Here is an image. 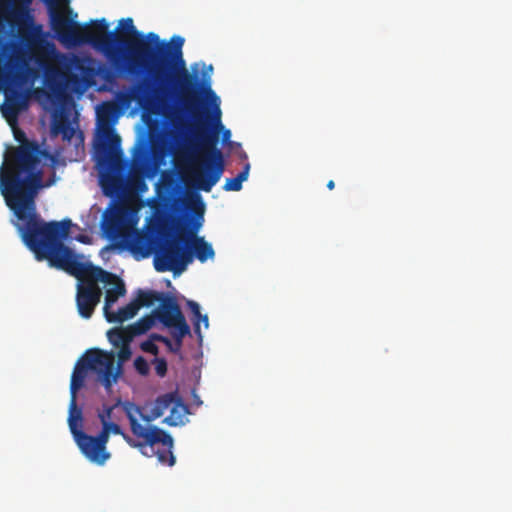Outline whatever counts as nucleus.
<instances>
[{
  "mask_svg": "<svg viewBox=\"0 0 512 512\" xmlns=\"http://www.w3.org/2000/svg\"><path fill=\"white\" fill-rule=\"evenodd\" d=\"M67 13L68 14H71L72 13V10L70 8H67Z\"/></svg>",
  "mask_w": 512,
  "mask_h": 512,
  "instance_id": "45",
  "label": "nucleus"
},
{
  "mask_svg": "<svg viewBox=\"0 0 512 512\" xmlns=\"http://www.w3.org/2000/svg\"><path fill=\"white\" fill-rule=\"evenodd\" d=\"M114 178L112 176H108L107 179H106V183L103 185L104 186V190L106 191L107 189V185L108 184H113L114 183Z\"/></svg>",
  "mask_w": 512,
  "mask_h": 512,
  "instance_id": "39",
  "label": "nucleus"
},
{
  "mask_svg": "<svg viewBox=\"0 0 512 512\" xmlns=\"http://www.w3.org/2000/svg\"><path fill=\"white\" fill-rule=\"evenodd\" d=\"M63 1H64L65 3H68V2H69V0H63Z\"/></svg>",
  "mask_w": 512,
  "mask_h": 512,
  "instance_id": "46",
  "label": "nucleus"
},
{
  "mask_svg": "<svg viewBox=\"0 0 512 512\" xmlns=\"http://www.w3.org/2000/svg\"><path fill=\"white\" fill-rule=\"evenodd\" d=\"M187 413V405L179 396H177L174 403L170 407V414L167 417H165L164 422L167 423L169 426H177L183 424Z\"/></svg>",
  "mask_w": 512,
  "mask_h": 512,
  "instance_id": "21",
  "label": "nucleus"
},
{
  "mask_svg": "<svg viewBox=\"0 0 512 512\" xmlns=\"http://www.w3.org/2000/svg\"><path fill=\"white\" fill-rule=\"evenodd\" d=\"M123 403L120 399L117 400V402L112 406H104L103 411L98 413V418L101 422V424H104V422H110L112 419V412L113 410L121 405L123 407Z\"/></svg>",
  "mask_w": 512,
  "mask_h": 512,
  "instance_id": "33",
  "label": "nucleus"
},
{
  "mask_svg": "<svg viewBox=\"0 0 512 512\" xmlns=\"http://www.w3.org/2000/svg\"><path fill=\"white\" fill-rule=\"evenodd\" d=\"M123 410L129 420L132 434L136 438L143 440V442H136V444L144 445V447H138L141 452L144 455H148L145 450L149 447L151 452L154 453L155 446L157 444H162L163 451L157 452L158 461L161 464L173 466L175 464V456L172 453L173 438L171 435L156 426H143L140 424L137 420V416L142 418V416L145 415L142 413V409L138 405L125 401L123 403Z\"/></svg>",
  "mask_w": 512,
  "mask_h": 512,
  "instance_id": "5",
  "label": "nucleus"
},
{
  "mask_svg": "<svg viewBox=\"0 0 512 512\" xmlns=\"http://www.w3.org/2000/svg\"><path fill=\"white\" fill-rule=\"evenodd\" d=\"M188 208L193 213V216L189 221V225L187 227L179 226L177 228V233L180 229H184V237L186 239H189L190 237H199L197 233L203 225L205 212V206L201 196L196 195L195 199L189 203Z\"/></svg>",
  "mask_w": 512,
  "mask_h": 512,
  "instance_id": "13",
  "label": "nucleus"
},
{
  "mask_svg": "<svg viewBox=\"0 0 512 512\" xmlns=\"http://www.w3.org/2000/svg\"><path fill=\"white\" fill-rule=\"evenodd\" d=\"M87 239L88 238L86 236H79L77 238V240L80 241L81 243H87L88 242Z\"/></svg>",
  "mask_w": 512,
  "mask_h": 512,
  "instance_id": "43",
  "label": "nucleus"
},
{
  "mask_svg": "<svg viewBox=\"0 0 512 512\" xmlns=\"http://www.w3.org/2000/svg\"><path fill=\"white\" fill-rule=\"evenodd\" d=\"M334 187H335L334 181L333 180L328 181L327 188L332 190V189H334Z\"/></svg>",
  "mask_w": 512,
  "mask_h": 512,
  "instance_id": "40",
  "label": "nucleus"
},
{
  "mask_svg": "<svg viewBox=\"0 0 512 512\" xmlns=\"http://www.w3.org/2000/svg\"><path fill=\"white\" fill-rule=\"evenodd\" d=\"M102 426L104 427V429H106V431L109 434L112 433L115 435H121L131 447H144V445L142 444H136V442L129 435L123 432L122 428L117 423H114L112 421L104 422Z\"/></svg>",
  "mask_w": 512,
  "mask_h": 512,
  "instance_id": "29",
  "label": "nucleus"
},
{
  "mask_svg": "<svg viewBox=\"0 0 512 512\" xmlns=\"http://www.w3.org/2000/svg\"><path fill=\"white\" fill-rule=\"evenodd\" d=\"M156 339H152L151 335L149 336V339L143 341L140 345V348L142 351L146 353H150L152 355H157L159 353V348L155 344Z\"/></svg>",
  "mask_w": 512,
  "mask_h": 512,
  "instance_id": "34",
  "label": "nucleus"
},
{
  "mask_svg": "<svg viewBox=\"0 0 512 512\" xmlns=\"http://www.w3.org/2000/svg\"><path fill=\"white\" fill-rule=\"evenodd\" d=\"M163 294L156 292V291H145V290H138L136 298L133 300L134 303H136V306L138 309L141 307H150L152 306L156 301H161L163 298Z\"/></svg>",
  "mask_w": 512,
  "mask_h": 512,
  "instance_id": "25",
  "label": "nucleus"
},
{
  "mask_svg": "<svg viewBox=\"0 0 512 512\" xmlns=\"http://www.w3.org/2000/svg\"><path fill=\"white\" fill-rule=\"evenodd\" d=\"M109 441V433L102 426L97 436H91L85 433L78 441V448L81 453L92 463L104 465L110 459L111 454L107 451L106 445Z\"/></svg>",
  "mask_w": 512,
  "mask_h": 512,
  "instance_id": "10",
  "label": "nucleus"
},
{
  "mask_svg": "<svg viewBox=\"0 0 512 512\" xmlns=\"http://www.w3.org/2000/svg\"><path fill=\"white\" fill-rule=\"evenodd\" d=\"M123 242L129 251L141 258L148 257L153 250L152 237L141 230L135 229L127 232L123 237Z\"/></svg>",
  "mask_w": 512,
  "mask_h": 512,
  "instance_id": "12",
  "label": "nucleus"
},
{
  "mask_svg": "<svg viewBox=\"0 0 512 512\" xmlns=\"http://www.w3.org/2000/svg\"><path fill=\"white\" fill-rule=\"evenodd\" d=\"M34 58L37 65L44 72V83L53 93H59L63 89V81L67 79V74L52 62L60 61L65 56L59 53L54 44H40L34 50Z\"/></svg>",
  "mask_w": 512,
  "mask_h": 512,
  "instance_id": "6",
  "label": "nucleus"
},
{
  "mask_svg": "<svg viewBox=\"0 0 512 512\" xmlns=\"http://www.w3.org/2000/svg\"><path fill=\"white\" fill-rule=\"evenodd\" d=\"M177 396L178 395L176 393H166L157 397L151 409L150 415L142 416V420L145 422H150L163 416L166 410H170V407L174 403Z\"/></svg>",
  "mask_w": 512,
  "mask_h": 512,
  "instance_id": "19",
  "label": "nucleus"
},
{
  "mask_svg": "<svg viewBox=\"0 0 512 512\" xmlns=\"http://www.w3.org/2000/svg\"><path fill=\"white\" fill-rule=\"evenodd\" d=\"M119 348L120 349L118 351V367H117V371H116V372H118V375L121 373L122 364L124 362H126L127 360H129L132 355L130 343L122 345Z\"/></svg>",
  "mask_w": 512,
  "mask_h": 512,
  "instance_id": "32",
  "label": "nucleus"
},
{
  "mask_svg": "<svg viewBox=\"0 0 512 512\" xmlns=\"http://www.w3.org/2000/svg\"><path fill=\"white\" fill-rule=\"evenodd\" d=\"M90 371L98 375L100 382L109 389L118 378L115 371V355L98 348L88 350L82 356Z\"/></svg>",
  "mask_w": 512,
  "mask_h": 512,
  "instance_id": "9",
  "label": "nucleus"
},
{
  "mask_svg": "<svg viewBox=\"0 0 512 512\" xmlns=\"http://www.w3.org/2000/svg\"><path fill=\"white\" fill-rule=\"evenodd\" d=\"M9 22L11 26H16L20 36L28 43L33 42L30 30L33 26V18L27 7L15 8L9 12Z\"/></svg>",
  "mask_w": 512,
  "mask_h": 512,
  "instance_id": "14",
  "label": "nucleus"
},
{
  "mask_svg": "<svg viewBox=\"0 0 512 512\" xmlns=\"http://www.w3.org/2000/svg\"><path fill=\"white\" fill-rule=\"evenodd\" d=\"M151 338L156 339V341L164 343L167 346V348L171 352H174V353H177L180 351V349L182 347V343H183V338H180V341L178 344L176 338H173L174 342H172L168 337L160 335V334H156V333L151 334Z\"/></svg>",
  "mask_w": 512,
  "mask_h": 512,
  "instance_id": "30",
  "label": "nucleus"
},
{
  "mask_svg": "<svg viewBox=\"0 0 512 512\" xmlns=\"http://www.w3.org/2000/svg\"><path fill=\"white\" fill-rule=\"evenodd\" d=\"M75 67L80 70L83 69V67L80 65V60L78 58H75Z\"/></svg>",
  "mask_w": 512,
  "mask_h": 512,
  "instance_id": "42",
  "label": "nucleus"
},
{
  "mask_svg": "<svg viewBox=\"0 0 512 512\" xmlns=\"http://www.w3.org/2000/svg\"><path fill=\"white\" fill-rule=\"evenodd\" d=\"M51 28L57 39L68 46L91 44L101 50L119 73L135 74L144 68L149 77L131 90V98L147 110L159 106L161 114L176 127L188 119L196 123L197 156L192 168L194 186L210 192L225 170L222 151L217 148L218 134L207 130L201 123L202 111L199 91L214 106L213 122L216 131L223 129L219 98L209 83L200 82L186 68L183 58L184 38L172 36L170 41L149 32L144 35L134 26L132 18H122L114 31H108L105 18L91 20L83 26L68 15L51 10Z\"/></svg>",
  "mask_w": 512,
  "mask_h": 512,
  "instance_id": "1",
  "label": "nucleus"
},
{
  "mask_svg": "<svg viewBox=\"0 0 512 512\" xmlns=\"http://www.w3.org/2000/svg\"><path fill=\"white\" fill-rule=\"evenodd\" d=\"M250 171V164L246 163L240 173L234 178L226 179L224 190L226 191H240L242 183L248 179Z\"/></svg>",
  "mask_w": 512,
  "mask_h": 512,
  "instance_id": "27",
  "label": "nucleus"
},
{
  "mask_svg": "<svg viewBox=\"0 0 512 512\" xmlns=\"http://www.w3.org/2000/svg\"><path fill=\"white\" fill-rule=\"evenodd\" d=\"M153 314L165 327L171 329V336L176 338L178 343L180 338L190 335V327L174 296L164 295Z\"/></svg>",
  "mask_w": 512,
  "mask_h": 512,
  "instance_id": "8",
  "label": "nucleus"
},
{
  "mask_svg": "<svg viewBox=\"0 0 512 512\" xmlns=\"http://www.w3.org/2000/svg\"><path fill=\"white\" fill-rule=\"evenodd\" d=\"M156 317L153 315H146L136 321L134 324L129 325V329L132 337H136L142 334H145L149 331L153 325L155 324Z\"/></svg>",
  "mask_w": 512,
  "mask_h": 512,
  "instance_id": "26",
  "label": "nucleus"
},
{
  "mask_svg": "<svg viewBox=\"0 0 512 512\" xmlns=\"http://www.w3.org/2000/svg\"><path fill=\"white\" fill-rule=\"evenodd\" d=\"M107 338L114 347H120L133 340L129 327L112 328L107 332Z\"/></svg>",
  "mask_w": 512,
  "mask_h": 512,
  "instance_id": "23",
  "label": "nucleus"
},
{
  "mask_svg": "<svg viewBox=\"0 0 512 512\" xmlns=\"http://www.w3.org/2000/svg\"><path fill=\"white\" fill-rule=\"evenodd\" d=\"M97 165L104 169L115 168L121 160V138L109 125L102 126L94 145Z\"/></svg>",
  "mask_w": 512,
  "mask_h": 512,
  "instance_id": "7",
  "label": "nucleus"
},
{
  "mask_svg": "<svg viewBox=\"0 0 512 512\" xmlns=\"http://www.w3.org/2000/svg\"><path fill=\"white\" fill-rule=\"evenodd\" d=\"M212 245L202 237H184V229L163 238L154 250V268L158 272L181 274L194 258L201 263L214 259Z\"/></svg>",
  "mask_w": 512,
  "mask_h": 512,
  "instance_id": "4",
  "label": "nucleus"
},
{
  "mask_svg": "<svg viewBox=\"0 0 512 512\" xmlns=\"http://www.w3.org/2000/svg\"><path fill=\"white\" fill-rule=\"evenodd\" d=\"M5 101L0 105V111L9 126L17 124L19 114L24 111L27 106L26 95L16 88H6Z\"/></svg>",
  "mask_w": 512,
  "mask_h": 512,
  "instance_id": "11",
  "label": "nucleus"
},
{
  "mask_svg": "<svg viewBox=\"0 0 512 512\" xmlns=\"http://www.w3.org/2000/svg\"><path fill=\"white\" fill-rule=\"evenodd\" d=\"M21 240L33 252L36 260L48 261L49 266L63 270L78 280L77 291L102 294L98 283L116 279V274L82 261L64 241L70 236L72 221L45 222L41 217L29 223H14Z\"/></svg>",
  "mask_w": 512,
  "mask_h": 512,
  "instance_id": "2",
  "label": "nucleus"
},
{
  "mask_svg": "<svg viewBox=\"0 0 512 512\" xmlns=\"http://www.w3.org/2000/svg\"><path fill=\"white\" fill-rule=\"evenodd\" d=\"M125 212L122 208L116 207L105 217L103 231L107 238L115 240L124 237Z\"/></svg>",
  "mask_w": 512,
  "mask_h": 512,
  "instance_id": "15",
  "label": "nucleus"
},
{
  "mask_svg": "<svg viewBox=\"0 0 512 512\" xmlns=\"http://www.w3.org/2000/svg\"><path fill=\"white\" fill-rule=\"evenodd\" d=\"M68 425L74 441L78 444L85 432L82 430L83 414L77 405V396H70Z\"/></svg>",
  "mask_w": 512,
  "mask_h": 512,
  "instance_id": "16",
  "label": "nucleus"
},
{
  "mask_svg": "<svg viewBox=\"0 0 512 512\" xmlns=\"http://www.w3.org/2000/svg\"><path fill=\"white\" fill-rule=\"evenodd\" d=\"M149 160L148 151L145 147L138 146L132 154L134 167H143Z\"/></svg>",
  "mask_w": 512,
  "mask_h": 512,
  "instance_id": "31",
  "label": "nucleus"
},
{
  "mask_svg": "<svg viewBox=\"0 0 512 512\" xmlns=\"http://www.w3.org/2000/svg\"><path fill=\"white\" fill-rule=\"evenodd\" d=\"M105 286H112L106 290L105 302H104V315L105 317L111 311V307L118 300L126 294V287L123 280L116 275V279H110L109 282H105Z\"/></svg>",
  "mask_w": 512,
  "mask_h": 512,
  "instance_id": "18",
  "label": "nucleus"
},
{
  "mask_svg": "<svg viewBox=\"0 0 512 512\" xmlns=\"http://www.w3.org/2000/svg\"><path fill=\"white\" fill-rule=\"evenodd\" d=\"M52 132L56 135L61 134L63 140L70 142L77 131L67 117H61L54 122Z\"/></svg>",
  "mask_w": 512,
  "mask_h": 512,
  "instance_id": "24",
  "label": "nucleus"
},
{
  "mask_svg": "<svg viewBox=\"0 0 512 512\" xmlns=\"http://www.w3.org/2000/svg\"><path fill=\"white\" fill-rule=\"evenodd\" d=\"M188 306L191 310V312L193 313L194 315V330L195 332L199 335V337H201V332H200V325H199V322L202 321V323H204L205 327L207 328L208 327V316L207 315H202L201 312H200V306L197 302L195 301H189L188 302Z\"/></svg>",
  "mask_w": 512,
  "mask_h": 512,
  "instance_id": "28",
  "label": "nucleus"
},
{
  "mask_svg": "<svg viewBox=\"0 0 512 512\" xmlns=\"http://www.w3.org/2000/svg\"><path fill=\"white\" fill-rule=\"evenodd\" d=\"M155 372L158 376L164 377L167 373V362L164 358H155L153 360Z\"/></svg>",
  "mask_w": 512,
  "mask_h": 512,
  "instance_id": "36",
  "label": "nucleus"
},
{
  "mask_svg": "<svg viewBox=\"0 0 512 512\" xmlns=\"http://www.w3.org/2000/svg\"><path fill=\"white\" fill-rule=\"evenodd\" d=\"M102 294L98 292H81L76 293V304L79 315L82 318L89 319L101 300Z\"/></svg>",
  "mask_w": 512,
  "mask_h": 512,
  "instance_id": "17",
  "label": "nucleus"
},
{
  "mask_svg": "<svg viewBox=\"0 0 512 512\" xmlns=\"http://www.w3.org/2000/svg\"><path fill=\"white\" fill-rule=\"evenodd\" d=\"M22 1H23V3H25L26 5H29V4H30V2H31V0H22Z\"/></svg>",
  "mask_w": 512,
  "mask_h": 512,
  "instance_id": "44",
  "label": "nucleus"
},
{
  "mask_svg": "<svg viewBox=\"0 0 512 512\" xmlns=\"http://www.w3.org/2000/svg\"><path fill=\"white\" fill-rule=\"evenodd\" d=\"M145 451L148 453V455H147V456H149V457H150V456H152V455H154V454H155V455H157V452H158V451H160V450H159V449H157V450L155 449V452H154V453H152V452H151V449L148 447Z\"/></svg>",
  "mask_w": 512,
  "mask_h": 512,
  "instance_id": "41",
  "label": "nucleus"
},
{
  "mask_svg": "<svg viewBox=\"0 0 512 512\" xmlns=\"http://www.w3.org/2000/svg\"><path fill=\"white\" fill-rule=\"evenodd\" d=\"M138 310L136 303L131 301L124 307L119 308L116 312L110 311L106 316V320L110 323H122L133 318L137 314Z\"/></svg>",
  "mask_w": 512,
  "mask_h": 512,
  "instance_id": "22",
  "label": "nucleus"
},
{
  "mask_svg": "<svg viewBox=\"0 0 512 512\" xmlns=\"http://www.w3.org/2000/svg\"><path fill=\"white\" fill-rule=\"evenodd\" d=\"M134 367L136 371L142 376H146L149 373V364L146 361V359L142 356H138L135 358Z\"/></svg>",
  "mask_w": 512,
  "mask_h": 512,
  "instance_id": "35",
  "label": "nucleus"
},
{
  "mask_svg": "<svg viewBox=\"0 0 512 512\" xmlns=\"http://www.w3.org/2000/svg\"><path fill=\"white\" fill-rule=\"evenodd\" d=\"M18 147H9L0 166V192L15 223H29L40 218L36 198L43 185L41 161L49 156L35 140H29L17 124L10 126Z\"/></svg>",
  "mask_w": 512,
  "mask_h": 512,
  "instance_id": "3",
  "label": "nucleus"
},
{
  "mask_svg": "<svg viewBox=\"0 0 512 512\" xmlns=\"http://www.w3.org/2000/svg\"><path fill=\"white\" fill-rule=\"evenodd\" d=\"M230 138H231L230 130H228V129L223 130V133H222V141H223V143L229 142Z\"/></svg>",
  "mask_w": 512,
  "mask_h": 512,
  "instance_id": "38",
  "label": "nucleus"
},
{
  "mask_svg": "<svg viewBox=\"0 0 512 512\" xmlns=\"http://www.w3.org/2000/svg\"><path fill=\"white\" fill-rule=\"evenodd\" d=\"M114 111V107L112 104H107L103 107L101 113H100V121L103 122L105 117L110 116V114Z\"/></svg>",
  "mask_w": 512,
  "mask_h": 512,
  "instance_id": "37",
  "label": "nucleus"
},
{
  "mask_svg": "<svg viewBox=\"0 0 512 512\" xmlns=\"http://www.w3.org/2000/svg\"><path fill=\"white\" fill-rule=\"evenodd\" d=\"M89 368L81 357L75 364L70 381V396H77L78 391L83 387Z\"/></svg>",
  "mask_w": 512,
  "mask_h": 512,
  "instance_id": "20",
  "label": "nucleus"
}]
</instances>
